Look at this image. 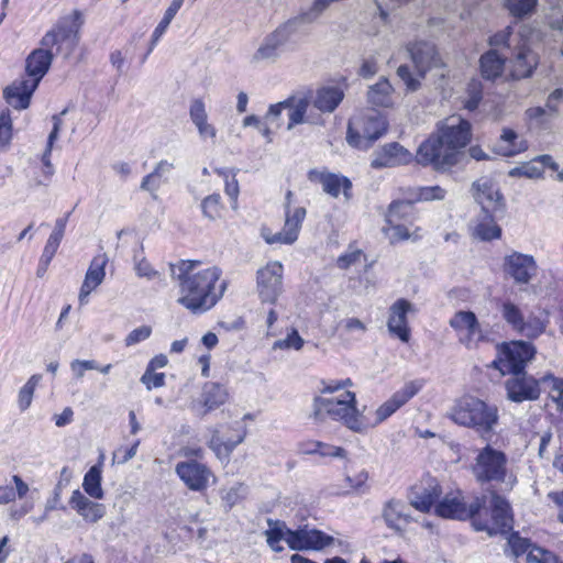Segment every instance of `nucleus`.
I'll return each instance as SVG.
<instances>
[{"label": "nucleus", "mask_w": 563, "mask_h": 563, "mask_svg": "<svg viewBox=\"0 0 563 563\" xmlns=\"http://www.w3.org/2000/svg\"><path fill=\"white\" fill-rule=\"evenodd\" d=\"M203 214L210 220H216L222 214V205L220 203V195L213 194L206 197L201 202Z\"/></svg>", "instance_id": "51"}, {"label": "nucleus", "mask_w": 563, "mask_h": 563, "mask_svg": "<svg viewBox=\"0 0 563 563\" xmlns=\"http://www.w3.org/2000/svg\"><path fill=\"white\" fill-rule=\"evenodd\" d=\"M179 9L180 8L176 7V4L173 3H170V5L166 9L162 21L157 24L152 34V45L150 47L148 53L153 49L154 45L159 40V37L165 33V31L167 30L168 25L170 24L172 20L175 18Z\"/></svg>", "instance_id": "50"}, {"label": "nucleus", "mask_w": 563, "mask_h": 563, "mask_svg": "<svg viewBox=\"0 0 563 563\" xmlns=\"http://www.w3.org/2000/svg\"><path fill=\"white\" fill-rule=\"evenodd\" d=\"M79 42V30L74 23L60 22L48 31L41 40V45L46 48L57 46V53H64L68 57Z\"/></svg>", "instance_id": "15"}, {"label": "nucleus", "mask_w": 563, "mask_h": 563, "mask_svg": "<svg viewBox=\"0 0 563 563\" xmlns=\"http://www.w3.org/2000/svg\"><path fill=\"white\" fill-rule=\"evenodd\" d=\"M492 518H474V530L486 532L489 537L495 536L512 527V515L509 503L501 496L492 495Z\"/></svg>", "instance_id": "10"}, {"label": "nucleus", "mask_w": 563, "mask_h": 563, "mask_svg": "<svg viewBox=\"0 0 563 563\" xmlns=\"http://www.w3.org/2000/svg\"><path fill=\"white\" fill-rule=\"evenodd\" d=\"M526 563H560L558 556L540 547H533L527 554Z\"/></svg>", "instance_id": "56"}, {"label": "nucleus", "mask_w": 563, "mask_h": 563, "mask_svg": "<svg viewBox=\"0 0 563 563\" xmlns=\"http://www.w3.org/2000/svg\"><path fill=\"white\" fill-rule=\"evenodd\" d=\"M435 514L442 518L465 520V504L457 497H445L435 507Z\"/></svg>", "instance_id": "42"}, {"label": "nucleus", "mask_w": 563, "mask_h": 563, "mask_svg": "<svg viewBox=\"0 0 563 563\" xmlns=\"http://www.w3.org/2000/svg\"><path fill=\"white\" fill-rule=\"evenodd\" d=\"M69 506L88 523H97L106 515L103 504L89 499L82 492L75 489L69 498Z\"/></svg>", "instance_id": "28"}, {"label": "nucleus", "mask_w": 563, "mask_h": 563, "mask_svg": "<svg viewBox=\"0 0 563 563\" xmlns=\"http://www.w3.org/2000/svg\"><path fill=\"white\" fill-rule=\"evenodd\" d=\"M500 312L507 325L517 334L536 340L547 330L548 322L532 312L526 311L511 300H505Z\"/></svg>", "instance_id": "7"}, {"label": "nucleus", "mask_w": 563, "mask_h": 563, "mask_svg": "<svg viewBox=\"0 0 563 563\" xmlns=\"http://www.w3.org/2000/svg\"><path fill=\"white\" fill-rule=\"evenodd\" d=\"M229 399L227 388L218 383H206L201 393V404L205 408L203 415L225 404Z\"/></svg>", "instance_id": "38"}, {"label": "nucleus", "mask_w": 563, "mask_h": 563, "mask_svg": "<svg viewBox=\"0 0 563 563\" xmlns=\"http://www.w3.org/2000/svg\"><path fill=\"white\" fill-rule=\"evenodd\" d=\"M537 66L536 55L526 46H521L514 60L510 62V74L515 79L530 77Z\"/></svg>", "instance_id": "35"}, {"label": "nucleus", "mask_w": 563, "mask_h": 563, "mask_svg": "<svg viewBox=\"0 0 563 563\" xmlns=\"http://www.w3.org/2000/svg\"><path fill=\"white\" fill-rule=\"evenodd\" d=\"M384 232L391 243L406 241L411 238L409 228L401 222L387 223V227L384 228Z\"/></svg>", "instance_id": "53"}, {"label": "nucleus", "mask_w": 563, "mask_h": 563, "mask_svg": "<svg viewBox=\"0 0 563 563\" xmlns=\"http://www.w3.org/2000/svg\"><path fill=\"white\" fill-rule=\"evenodd\" d=\"M243 484L235 483L234 485L221 490V499L227 510L232 509L242 498Z\"/></svg>", "instance_id": "55"}, {"label": "nucleus", "mask_w": 563, "mask_h": 563, "mask_svg": "<svg viewBox=\"0 0 563 563\" xmlns=\"http://www.w3.org/2000/svg\"><path fill=\"white\" fill-rule=\"evenodd\" d=\"M335 539L325 532L308 526L292 530L289 549L292 551H322L333 545Z\"/></svg>", "instance_id": "16"}, {"label": "nucleus", "mask_w": 563, "mask_h": 563, "mask_svg": "<svg viewBox=\"0 0 563 563\" xmlns=\"http://www.w3.org/2000/svg\"><path fill=\"white\" fill-rule=\"evenodd\" d=\"M134 269L139 277L147 279H153L158 275V272L152 267V265L145 257H142L140 260H137L136 257L134 258Z\"/></svg>", "instance_id": "61"}, {"label": "nucleus", "mask_w": 563, "mask_h": 563, "mask_svg": "<svg viewBox=\"0 0 563 563\" xmlns=\"http://www.w3.org/2000/svg\"><path fill=\"white\" fill-rule=\"evenodd\" d=\"M537 4L538 0H505V7L509 13L519 19L532 14Z\"/></svg>", "instance_id": "45"}, {"label": "nucleus", "mask_w": 563, "mask_h": 563, "mask_svg": "<svg viewBox=\"0 0 563 563\" xmlns=\"http://www.w3.org/2000/svg\"><path fill=\"white\" fill-rule=\"evenodd\" d=\"M397 75L405 82L409 91H416L420 87V80L415 78L407 65H400L397 69Z\"/></svg>", "instance_id": "63"}, {"label": "nucleus", "mask_w": 563, "mask_h": 563, "mask_svg": "<svg viewBox=\"0 0 563 563\" xmlns=\"http://www.w3.org/2000/svg\"><path fill=\"white\" fill-rule=\"evenodd\" d=\"M445 190L440 186L418 187L415 190V201L442 200L445 197Z\"/></svg>", "instance_id": "54"}, {"label": "nucleus", "mask_w": 563, "mask_h": 563, "mask_svg": "<svg viewBox=\"0 0 563 563\" xmlns=\"http://www.w3.org/2000/svg\"><path fill=\"white\" fill-rule=\"evenodd\" d=\"M412 154L399 143H388L375 153L371 162L373 168H387L410 163Z\"/></svg>", "instance_id": "27"}, {"label": "nucleus", "mask_w": 563, "mask_h": 563, "mask_svg": "<svg viewBox=\"0 0 563 563\" xmlns=\"http://www.w3.org/2000/svg\"><path fill=\"white\" fill-rule=\"evenodd\" d=\"M64 235L52 232L44 246L41 262L47 266L56 254Z\"/></svg>", "instance_id": "57"}, {"label": "nucleus", "mask_w": 563, "mask_h": 563, "mask_svg": "<svg viewBox=\"0 0 563 563\" xmlns=\"http://www.w3.org/2000/svg\"><path fill=\"white\" fill-rule=\"evenodd\" d=\"M542 174L543 170L534 164H525L522 166L515 167L509 172V176L511 177L523 176L527 178H539Z\"/></svg>", "instance_id": "60"}, {"label": "nucleus", "mask_w": 563, "mask_h": 563, "mask_svg": "<svg viewBox=\"0 0 563 563\" xmlns=\"http://www.w3.org/2000/svg\"><path fill=\"white\" fill-rule=\"evenodd\" d=\"M53 57L54 55L49 48L42 46L34 49L25 60V78L38 86L42 78L48 71Z\"/></svg>", "instance_id": "30"}, {"label": "nucleus", "mask_w": 563, "mask_h": 563, "mask_svg": "<svg viewBox=\"0 0 563 563\" xmlns=\"http://www.w3.org/2000/svg\"><path fill=\"white\" fill-rule=\"evenodd\" d=\"M344 98V92L339 87H322L317 90L313 98V107L321 112H333Z\"/></svg>", "instance_id": "37"}, {"label": "nucleus", "mask_w": 563, "mask_h": 563, "mask_svg": "<svg viewBox=\"0 0 563 563\" xmlns=\"http://www.w3.org/2000/svg\"><path fill=\"white\" fill-rule=\"evenodd\" d=\"M340 325H341L342 330L344 331V333H346V334H354V333L363 334L367 330V327L365 325V323L363 321H361L357 318H353V317L342 320Z\"/></svg>", "instance_id": "62"}, {"label": "nucleus", "mask_w": 563, "mask_h": 563, "mask_svg": "<svg viewBox=\"0 0 563 563\" xmlns=\"http://www.w3.org/2000/svg\"><path fill=\"white\" fill-rule=\"evenodd\" d=\"M169 269L178 288L177 302L192 313L208 311L223 296L227 284L222 282L217 289L221 277L217 266L201 268L198 261H179L170 264Z\"/></svg>", "instance_id": "1"}, {"label": "nucleus", "mask_w": 563, "mask_h": 563, "mask_svg": "<svg viewBox=\"0 0 563 563\" xmlns=\"http://www.w3.org/2000/svg\"><path fill=\"white\" fill-rule=\"evenodd\" d=\"M291 191L286 195L285 223L283 229L277 233L263 232V238L268 244H292L298 239V234L306 218V209L302 207L290 208Z\"/></svg>", "instance_id": "13"}, {"label": "nucleus", "mask_w": 563, "mask_h": 563, "mask_svg": "<svg viewBox=\"0 0 563 563\" xmlns=\"http://www.w3.org/2000/svg\"><path fill=\"white\" fill-rule=\"evenodd\" d=\"M382 516L386 526L398 533L405 532L413 521L410 505L399 499L388 500L384 505Z\"/></svg>", "instance_id": "26"}, {"label": "nucleus", "mask_w": 563, "mask_h": 563, "mask_svg": "<svg viewBox=\"0 0 563 563\" xmlns=\"http://www.w3.org/2000/svg\"><path fill=\"white\" fill-rule=\"evenodd\" d=\"M451 419L463 427L472 428L482 438L489 434L498 422V409L475 397L460 399L450 412Z\"/></svg>", "instance_id": "4"}, {"label": "nucleus", "mask_w": 563, "mask_h": 563, "mask_svg": "<svg viewBox=\"0 0 563 563\" xmlns=\"http://www.w3.org/2000/svg\"><path fill=\"white\" fill-rule=\"evenodd\" d=\"M246 437V427L242 421H233L229 424H221L214 429L211 438V446L221 452L230 454L236 445L242 443Z\"/></svg>", "instance_id": "19"}, {"label": "nucleus", "mask_w": 563, "mask_h": 563, "mask_svg": "<svg viewBox=\"0 0 563 563\" xmlns=\"http://www.w3.org/2000/svg\"><path fill=\"white\" fill-rule=\"evenodd\" d=\"M189 117L197 129L201 140H211L216 142L218 130L209 122L206 103L201 98L194 99L189 106Z\"/></svg>", "instance_id": "32"}, {"label": "nucleus", "mask_w": 563, "mask_h": 563, "mask_svg": "<svg viewBox=\"0 0 563 563\" xmlns=\"http://www.w3.org/2000/svg\"><path fill=\"white\" fill-rule=\"evenodd\" d=\"M442 490L435 478L428 477L415 485L409 494V504L421 512H429L441 496Z\"/></svg>", "instance_id": "24"}, {"label": "nucleus", "mask_w": 563, "mask_h": 563, "mask_svg": "<svg viewBox=\"0 0 563 563\" xmlns=\"http://www.w3.org/2000/svg\"><path fill=\"white\" fill-rule=\"evenodd\" d=\"M299 29L297 19H290L268 33L252 55V63H275L292 42Z\"/></svg>", "instance_id": "5"}, {"label": "nucleus", "mask_w": 563, "mask_h": 563, "mask_svg": "<svg viewBox=\"0 0 563 563\" xmlns=\"http://www.w3.org/2000/svg\"><path fill=\"white\" fill-rule=\"evenodd\" d=\"M415 218V209L411 201H393L386 213V222H408L411 223Z\"/></svg>", "instance_id": "41"}, {"label": "nucleus", "mask_w": 563, "mask_h": 563, "mask_svg": "<svg viewBox=\"0 0 563 563\" xmlns=\"http://www.w3.org/2000/svg\"><path fill=\"white\" fill-rule=\"evenodd\" d=\"M527 150V143L519 141L518 134L512 129H503L498 144V153L503 156H514Z\"/></svg>", "instance_id": "39"}, {"label": "nucleus", "mask_w": 563, "mask_h": 563, "mask_svg": "<svg viewBox=\"0 0 563 563\" xmlns=\"http://www.w3.org/2000/svg\"><path fill=\"white\" fill-rule=\"evenodd\" d=\"M41 375H32L26 382V384L20 389L18 404L22 411L26 410L31 406L34 390L38 383L41 382Z\"/></svg>", "instance_id": "48"}, {"label": "nucleus", "mask_w": 563, "mask_h": 563, "mask_svg": "<svg viewBox=\"0 0 563 563\" xmlns=\"http://www.w3.org/2000/svg\"><path fill=\"white\" fill-rule=\"evenodd\" d=\"M286 102L288 103L286 111L289 118L287 129L291 130L296 124L305 122L309 102L306 98H288Z\"/></svg>", "instance_id": "44"}, {"label": "nucleus", "mask_w": 563, "mask_h": 563, "mask_svg": "<svg viewBox=\"0 0 563 563\" xmlns=\"http://www.w3.org/2000/svg\"><path fill=\"white\" fill-rule=\"evenodd\" d=\"M267 526L268 529L264 531L267 545L276 553L283 552L284 547L280 544V541H285L289 547L292 530L282 520L267 519Z\"/></svg>", "instance_id": "34"}, {"label": "nucleus", "mask_w": 563, "mask_h": 563, "mask_svg": "<svg viewBox=\"0 0 563 563\" xmlns=\"http://www.w3.org/2000/svg\"><path fill=\"white\" fill-rule=\"evenodd\" d=\"M505 67V58L497 51L490 49L481 57L482 75L487 79L499 77Z\"/></svg>", "instance_id": "40"}, {"label": "nucleus", "mask_w": 563, "mask_h": 563, "mask_svg": "<svg viewBox=\"0 0 563 563\" xmlns=\"http://www.w3.org/2000/svg\"><path fill=\"white\" fill-rule=\"evenodd\" d=\"M387 130V122L379 113L354 118L349 122L346 141L356 148H367Z\"/></svg>", "instance_id": "8"}, {"label": "nucleus", "mask_w": 563, "mask_h": 563, "mask_svg": "<svg viewBox=\"0 0 563 563\" xmlns=\"http://www.w3.org/2000/svg\"><path fill=\"white\" fill-rule=\"evenodd\" d=\"M152 333V328L150 325H142L140 328H136L132 330L125 338V345L131 346L134 345L141 341L146 340L150 338Z\"/></svg>", "instance_id": "64"}, {"label": "nucleus", "mask_w": 563, "mask_h": 563, "mask_svg": "<svg viewBox=\"0 0 563 563\" xmlns=\"http://www.w3.org/2000/svg\"><path fill=\"white\" fill-rule=\"evenodd\" d=\"M422 380H412L404 385L401 389L396 391L388 400L380 405L375 411L373 421H366L368 427H376L387 418H389L396 410L409 401L422 388Z\"/></svg>", "instance_id": "17"}, {"label": "nucleus", "mask_w": 563, "mask_h": 563, "mask_svg": "<svg viewBox=\"0 0 563 563\" xmlns=\"http://www.w3.org/2000/svg\"><path fill=\"white\" fill-rule=\"evenodd\" d=\"M217 173L223 177L224 179V190L225 194L231 198L232 200V208L236 209L238 207V197L240 194L239 183L235 178L236 174L233 170L229 169H217Z\"/></svg>", "instance_id": "49"}, {"label": "nucleus", "mask_w": 563, "mask_h": 563, "mask_svg": "<svg viewBox=\"0 0 563 563\" xmlns=\"http://www.w3.org/2000/svg\"><path fill=\"white\" fill-rule=\"evenodd\" d=\"M303 345V340L297 332V330H292L288 335L283 339L278 340L274 343L273 349H294V350H300Z\"/></svg>", "instance_id": "58"}, {"label": "nucleus", "mask_w": 563, "mask_h": 563, "mask_svg": "<svg viewBox=\"0 0 563 563\" xmlns=\"http://www.w3.org/2000/svg\"><path fill=\"white\" fill-rule=\"evenodd\" d=\"M367 101L374 107L388 108L394 104V88L387 78L382 77L368 87Z\"/></svg>", "instance_id": "36"}, {"label": "nucleus", "mask_w": 563, "mask_h": 563, "mask_svg": "<svg viewBox=\"0 0 563 563\" xmlns=\"http://www.w3.org/2000/svg\"><path fill=\"white\" fill-rule=\"evenodd\" d=\"M82 488L85 493L95 499L103 498V489L101 487V467L93 465L84 476Z\"/></svg>", "instance_id": "43"}, {"label": "nucleus", "mask_w": 563, "mask_h": 563, "mask_svg": "<svg viewBox=\"0 0 563 563\" xmlns=\"http://www.w3.org/2000/svg\"><path fill=\"white\" fill-rule=\"evenodd\" d=\"M472 474L478 483L507 481L508 476V459L503 451L486 445L481 449L472 465Z\"/></svg>", "instance_id": "6"}, {"label": "nucleus", "mask_w": 563, "mask_h": 563, "mask_svg": "<svg viewBox=\"0 0 563 563\" xmlns=\"http://www.w3.org/2000/svg\"><path fill=\"white\" fill-rule=\"evenodd\" d=\"M65 113H66V110H64L60 114L53 115V118H52L53 130L51 131V133L48 135L47 146H46L45 153L43 154V163L46 167H49V168L52 167V165H51V161L48 157H49L53 144L58 137V133L63 125L62 115Z\"/></svg>", "instance_id": "52"}, {"label": "nucleus", "mask_w": 563, "mask_h": 563, "mask_svg": "<svg viewBox=\"0 0 563 563\" xmlns=\"http://www.w3.org/2000/svg\"><path fill=\"white\" fill-rule=\"evenodd\" d=\"M107 263L106 254H99L92 258L79 291L78 300L80 305L87 303L88 296L103 282Z\"/></svg>", "instance_id": "29"}, {"label": "nucleus", "mask_w": 563, "mask_h": 563, "mask_svg": "<svg viewBox=\"0 0 563 563\" xmlns=\"http://www.w3.org/2000/svg\"><path fill=\"white\" fill-rule=\"evenodd\" d=\"M504 267L515 283L521 285L529 284L538 272V265L532 255L516 251L505 256Z\"/></svg>", "instance_id": "18"}, {"label": "nucleus", "mask_w": 563, "mask_h": 563, "mask_svg": "<svg viewBox=\"0 0 563 563\" xmlns=\"http://www.w3.org/2000/svg\"><path fill=\"white\" fill-rule=\"evenodd\" d=\"M256 290L262 302L275 303L283 291V265L269 262L256 274Z\"/></svg>", "instance_id": "12"}, {"label": "nucleus", "mask_w": 563, "mask_h": 563, "mask_svg": "<svg viewBox=\"0 0 563 563\" xmlns=\"http://www.w3.org/2000/svg\"><path fill=\"white\" fill-rule=\"evenodd\" d=\"M563 102V89H554L547 98L545 108L549 111V117L555 118L560 113V106Z\"/></svg>", "instance_id": "59"}, {"label": "nucleus", "mask_w": 563, "mask_h": 563, "mask_svg": "<svg viewBox=\"0 0 563 563\" xmlns=\"http://www.w3.org/2000/svg\"><path fill=\"white\" fill-rule=\"evenodd\" d=\"M415 308L406 299L396 300L389 308L387 328L391 335L397 336L401 342L407 343L410 339V329L407 322V314L413 312Z\"/></svg>", "instance_id": "25"}, {"label": "nucleus", "mask_w": 563, "mask_h": 563, "mask_svg": "<svg viewBox=\"0 0 563 563\" xmlns=\"http://www.w3.org/2000/svg\"><path fill=\"white\" fill-rule=\"evenodd\" d=\"M334 2H338L336 0H313L312 4L309 9L303 11L299 18H296L298 22L303 23H312L317 21L324 11H327L330 5Z\"/></svg>", "instance_id": "46"}, {"label": "nucleus", "mask_w": 563, "mask_h": 563, "mask_svg": "<svg viewBox=\"0 0 563 563\" xmlns=\"http://www.w3.org/2000/svg\"><path fill=\"white\" fill-rule=\"evenodd\" d=\"M474 198L481 206V210L503 211L505 203L497 184L487 177H483L473 184Z\"/></svg>", "instance_id": "23"}, {"label": "nucleus", "mask_w": 563, "mask_h": 563, "mask_svg": "<svg viewBox=\"0 0 563 563\" xmlns=\"http://www.w3.org/2000/svg\"><path fill=\"white\" fill-rule=\"evenodd\" d=\"M511 377L506 382L507 397L511 401L522 402L534 400L540 395L539 383L525 372L510 373Z\"/></svg>", "instance_id": "21"}, {"label": "nucleus", "mask_w": 563, "mask_h": 563, "mask_svg": "<svg viewBox=\"0 0 563 563\" xmlns=\"http://www.w3.org/2000/svg\"><path fill=\"white\" fill-rule=\"evenodd\" d=\"M407 52L420 77H424L432 68L443 66L435 46L429 42H413L407 45Z\"/></svg>", "instance_id": "20"}, {"label": "nucleus", "mask_w": 563, "mask_h": 563, "mask_svg": "<svg viewBox=\"0 0 563 563\" xmlns=\"http://www.w3.org/2000/svg\"><path fill=\"white\" fill-rule=\"evenodd\" d=\"M175 472L185 486L192 492H203L216 481L211 470L197 460L177 463Z\"/></svg>", "instance_id": "14"}, {"label": "nucleus", "mask_w": 563, "mask_h": 563, "mask_svg": "<svg viewBox=\"0 0 563 563\" xmlns=\"http://www.w3.org/2000/svg\"><path fill=\"white\" fill-rule=\"evenodd\" d=\"M36 88L35 82H31L26 78H21L14 80L3 90V97L11 107L23 110L30 106L31 97Z\"/></svg>", "instance_id": "31"}, {"label": "nucleus", "mask_w": 563, "mask_h": 563, "mask_svg": "<svg viewBox=\"0 0 563 563\" xmlns=\"http://www.w3.org/2000/svg\"><path fill=\"white\" fill-rule=\"evenodd\" d=\"M471 136V123L460 115H451L439 122L435 132L420 144L416 161L435 170H448L459 163Z\"/></svg>", "instance_id": "2"}, {"label": "nucleus", "mask_w": 563, "mask_h": 563, "mask_svg": "<svg viewBox=\"0 0 563 563\" xmlns=\"http://www.w3.org/2000/svg\"><path fill=\"white\" fill-rule=\"evenodd\" d=\"M353 385L350 378L343 380L323 382L321 395L313 398L311 418L323 422L328 418L343 423L354 432H364L368 423L357 408L355 393L347 390Z\"/></svg>", "instance_id": "3"}, {"label": "nucleus", "mask_w": 563, "mask_h": 563, "mask_svg": "<svg viewBox=\"0 0 563 563\" xmlns=\"http://www.w3.org/2000/svg\"><path fill=\"white\" fill-rule=\"evenodd\" d=\"M308 178L312 183L320 184L322 186V190L333 198H338L341 190L345 200H350L352 197V183L343 175L330 173L325 169H311L308 173Z\"/></svg>", "instance_id": "22"}, {"label": "nucleus", "mask_w": 563, "mask_h": 563, "mask_svg": "<svg viewBox=\"0 0 563 563\" xmlns=\"http://www.w3.org/2000/svg\"><path fill=\"white\" fill-rule=\"evenodd\" d=\"M498 211L481 210V213L472 223V233L482 241L499 239L501 229L495 222V214Z\"/></svg>", "instance_id": "33"}, {"label": "nucleus", "mask_w": 563, "mask_h": 563, "mask_svg": "<svg viewBox=\"0 0 563 563\" xmlns=\"http://www.w3.org/2000/svg\"><path fill=\"white\" fill-rule=\"evenodd\" d=\"M536 346L531 342L516 340L504 344L493 366L501 375L523 372L526 365L534 357Z\"/></svg>", "instance_id": "9"}, {"label": "nucleus", "mask_w": 563, "mask_h": 563, "mask_svg": "<svg viewBox=\"0 0 563 563\" xmlns=\"http://www.w3.org/2000/svg\"><path fill=\"white\" fill-rule=\"evenodd\" d=\"M450 325L456 332L460 343L467 349H475L479 342L487 340V331L483 329L472 311H457L450 320Z\"/></svg>", "instance_id": "11"}, {"label": "nucleus", "mask_w": 563, "mask_h": 563, "mask_svg": "<svg viewBox=\"0 0 563 563\" xmlns=\"http://www.w3.org/2000/svg\"><path fill=\"white\" fill-rule=\"evenodd\" d=\"M533 547L528 539L520 537L518 532H512L507 539L505 552L508 555L518 558L525 553L528 554Z\"/></svg>", "instance_id": "47"}]
</instances>
